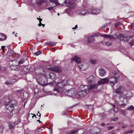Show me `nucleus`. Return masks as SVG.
<instances>
[{
  "instance_id": "50",
  "label": "nucleus",
  "mask_w": 134,
  "mask_h": 134,
  "mask_svg": "<svg viewBox=\"0 0 134 134\" xmlns=\"http://www.w3.org/2000/svg\"><path fill=\"white\" fill-rule=\"evenodd\" d=\"M118 109L116 108H114V111L115 112H117L118 111Z\"/></svg>"
},
{
  "instance_id": "49",
  "label": "nucleus",
  "mask_w": 134,
  "mask_h": 134,
  "mask_svg": "<svg viewBox=\"0 0 134 134\" xmlns=\"http://www.w3.org/2000/svg\"><path fill=\"white\" fill-rule=\"evenodd\" d=\"M114 126L109 127H108V130H110L114 128Z\"/></svg>"
},
{
  "instance_id": "16",
  "label": "nucleus",
  "mask_w": 134,
  "mask_h": 134,
  "mask_svg": "<svg viewBox=\"0 0 134 134\" xmlns=\"http://www.w3.org/2000/svg\"><path fill=\"white\" fill-rule=\"evenodd\" d=\"M72 60L75 61V62H77L78 65L80 64V59L77 56H75L72 58Z\"/></svg>"
},
{
  "instance_id": "51",
  "label": "nucleus",
  "mask_w": 134,
  "mask_h": 134,
  "mask_svg": "<svg viewBox=\"0 0 134 134\" xmlns=\"http://www.w3.org/2000/svg\"><path fill=\"white\" fill-rule=\"evenodd\" d=\"M66 114L65 111H63L62 112V115H64Z\"/></svg>"
},
{
  "instance_id": "11",
  "label": "nucleus",
  "mask_w": 134,
  "mask_h": 134,
  "mask_svg": "<svg viewBox=\"0 0 134 134\" xmlns=\"http://www.w3.org/2000/svg\"><path fill=\"white\" fill-rule=\"evenodd\" d=\"M87 80L88 83L90 85H92L94 83L95 81V78L92 76H90L87 78Z\"/></svg>"
},
{
  "instance_id": "37",
  "label": "nucleus",
  "mask_w": 134,
  "mask_h": 134,
  "mask_svg": "<svg viewBox=\"0 0 134 134\" xmlns=\"http://www.w3.org/2000/svg\"><path fill=\"white\" fill-rule=\"evenodd\" d=\"M121 111L122 113V114L123 115H124L125 116L126 115L125 113V110L121 109Z\"/></svg>"
},
{
  "instance_id": "58",
  "label": "nucleus",
  "mask_w": 134,
  "mask_h": 134,
  "mask_svg": "<svg viewBox=\"0 0 134 134\" xmlns=\"http://www.w3.org/2000/svg\"><path fill=\"white\" fill-rule=\"evenodd\" d=\"M49 130L51 131V133H52V129L51 127L50 128Z\"/></svg>"
},
{
  "instance_id": "10",
  "label": "nucleus",
  "mask_w": 134,
  "mask_h": 134,
  "mask_svg": "<svg viewBox=\"0 0 134 134\" xmlns=\"http://www.w3.org/2000/svg\"><path fill=\"white\" fill-rule=\"evenodd\" d=\"M10 98L11 97L9 96H7L5 98V106L6 109H8L9 108V104L11 101Z\"/></svg>"
},
{
  "instance_id": "31",
  "label": "nucleus",
  "mask_w": 134,
  "mask_h": 134,
  "mask_svg": "<svg viewBox=\"0 0 134 134\" xmlns=\"http://www.w3.org/2000/svg\"><path fill=\"white\" fill-rule=\"evenodd\" d=\"M79 89L81 90V91H85L84 85H81L79 87Z\"/></svg>"
},
{
  "instance_id": "53",
  "label": "nucleus",
  "mask_w": 134,
  "mask_h": 134,
  "mask_svg": "<svg viewBox=\"0 0 134 134\" xmlns=\"http://www.w3.org/2000/svg\"><path fill=\"white\" fill-rule=\"evenodd\" d=\"M133 132V131H128L126 132V133H132Z\"/></svg>"
},
{
  "instance_id": "44",
  "label": "nucleus",
  "mask_w": 134,
  "mask_h": 134,
  "mask_svg": "<svg viewBox=\"0 0 134 134\" xmlns=\"http://www.w3.org/2000/svg\"><path fill=\"white\" fill-rule=\"evenodd\" d=\"M118 119V118L117 117L111 119V121H115L116 120H117Z\"/></svg>"
},
{
  "instance_id": "54",
  "label": "nucleus",
  "mask_w": 134,
  "mask_h": 134,
  "mask_svg": "<svg viewBox=\"0 0 134 134\" xmlns=\"http://www.w3.org/2000/svg\"><path fill=\"white\" fill-rule=\"evenodd\" d=\"M2 48V49L3 50V51L4 52V49L5 48V47L4 46H2L1 47Z\"/></svg>"
},
{
  "instance_id": "62",
  "label": "nucleus",
  "mask_w": 134,
  "mask_h": 134,
  "mask_svg": "<svg viewBox=\"0 0 134 134\" xmlns=\"http://www.w3.org/2000/svg\"><path fill=\"white\" fill-rule=\"evenodd\" d=\"M105 125V124L103 123L101 124V125L103 126H104Z\"/></svg>"
},
{
  "instance_id": "57",
  "label": "nucleus",
  "mask_w": 134,
  "mask_h": 134,
  "mask_svg": "<svg viewBox=\"0 0 134 134\" xmlns=\"http://www.w3.org/2000/svg\"><path fill=\"white\" fill-rule=\"evenodd\" d=\"M39 17H40V19L39 20V22L40 23H40H41V22L42 21V19L40 18V16H39Z\"/></svg>"
},
{
  "instance_id": "24",
  "label": "nucleus",
  "mask_w": 134,
  "mask_h": 134,
  "mask_svg": "<svg viewBox=\"0 0 134 134\" xmlns=\"http://www.w3.org/2000/svg\"><path fill=\"white\" fill-rule=\"evenodd\" d=\"M16 82V80L15 79H12L10 81V82L7 81L5 83V84L7 85H10L11 83H14Z\"/></svg>"
},
{
  "instance_id": "48",
  "label": "nucleus",
  "mask_w": 134,
  "mask_h": 134,
  "mask_svg": "<svg viewBox=\"0 0 134 134\" xmlns=\"http://www.w3.org/2000/svg\"><path fill=\"white\" fill-rule=\"evenodd\" d=\"M54 7H49V8H47V9H48L49 10H50L53 9L54 8Z\"/></svg>"
},
{
  "instance_id": "36",
  "label": "nucleus",
  "mask_w": 134,
  "mask_h": 134,
  "mask_svg": "<svg viewBox=\"0 0 134 134\" xmlns=\"http://www.w3.org/2000/svg\"><path fill=\"white\" fill-rule=\"evenodd\" d=\"M24 61V59H21L18 62V63L19 64H21L23 63Z\"/></svg>"
},
{
  "instance_id": "4",
  "label": "nucleus",
  "mask_w": 134,
  "mask_h": 134,
  "mask_svg": "<svg viewBox=\"0 0 134 134\" xmlns=\"http://www.w3.org/2000/svg\"><path fill=\"white\" fill-rule=\"evenodd\" d=\"M45 66L44 65H41L38 66L35 70L36 72L39 74L46 75V69H45Z\"/></svg>"
},
{
  "instance_id": "41",
  "label": "nucleus",
  "mask_w": 134,
  "mask_h": 134,
  "mask_svg": "<svg viewBox=\"0 0 134 134\" xmlns=\"http://www.w3.org/2000/svg\"><path fill=\"white\" fill-rule=\"evenodd\" d=\"M131 40L132 42L131 43L133 44H134V36H132L131 37Z\"/></svg>"
},
{
  "instance_id": "12",
  "label": "nucleus",
  "mask_w": 134,
  "mask_h": 134,
  "mask_svg": "<svg viewBox=\"0 0 134 134\" xmlns=\"http://www.w3.org/2000/svg\"><path fill=\"white\" fill-rule=\"evenodd\" d=\"M88 65L86 63H84L82 64H79L78 65V67L81 70L84 71L86 70L88 68Z\"/></svg>"
},
{
  "instance_id": "46",
  "label": "nucleus",
  "mask_w": 134,
  "mask_h": 134,
  "mask_svg": "<svg viewBox=\"0 0 134 134\" xmlns=\"http://www.w3.org/2000/svg\"><path fill=\"white\" fill-rule=\"evenodd\" d=\"M35 67L34 66H32L29 69V70L30 71H32L33 70V69H34Z\"/></svg>"
},
{
  "instance_id": "55",
  "label": "nucleus",
  "mask_w": 134,
  "mask_h": 134,
  "mask_svg": "<svg viewBox=\"0 0 134 134\" xmlns=\"http://www.w3.org/2000/svg\"><path fill=\"white\" fill-rule=\"evenodd\" d=\"M131 25L132 26V28L133 30H134V28L133 27L134 26V23L131 24Z\"/></svg>"
},
{
  "instance_id": "42",
  "label": "nucleus",
  "mask_w": 134,
  "mask_h": 134,
  "mask_svg": "<svg viewBox=\"0 0 134 134\" xmlns=\"http://www.w3.org/2000/svg\"><path fill=\"white\" fill-rule=\"evenodd\" d=\"M79 130H78L77 129L75 130H74V131H72L71 132V133L72 134L74 133H75L77 132V131H79Z\"/></svg>"
},
{
  "instance_id": "27",
  "label": "nucleus",
  "mask_w": 134,
  "mask_h": 134,
  "mask_svg": "<svg viewBox=\"0 0 134 134\" xmlns=\"http://www.w3.org/2000/svg\"><path fill=\"white\" fill-rule=\"evenodd\" d=\"M45 44L46 45H49L52 46H53L55 45V43L53 42H50L46 43H45Z\"/></svg>"
},
{
  "instance_id": "64",
  "label": "nucleus",
  "mask_w": 134,
  "mask_h": 134,
  "mask_svg": "<svg viewBox=\"0 0 134 134\" xmlns=\"http://www.w3.org/2000/svg\"><path fill=\"white\" fill-rule=\"evenodd\" d=\"M23 91V90H17V92H20L21 91Z\"/></svg>"
},
{
  "instance_id": "30",
  "label": "nucleus",
  "mask_w": 134,
  "mask_h": 134,
  "mask_svg": "<svg viewBox=\"0 0 134 134\" xmlns=\"http://www.w3.org/2000/svg\"><path fill=\"white\" fill-rule=\"evenodd\" d=\"M90 62L92 64H94L97 62V60H96L91 59Z\"/></svg>"
},
{
  "instance_id": "33",
  "label": "nucleus",
  "mask_w": 134,
  "mask_h": 134,
  "mask_svg": "<svg viewBox=\"0 0 134 134\" xmlns=\"http://www.w3.org/2000/svg\"><path fill=\"white\" fill-rule=\"evenodd\" d=\"M121 24L120 22H116L115 24V27H116L120 25Z\"/></svg>"
},
{
  "instance_id": "18",
  "label": "nucleus",
  "mask_w": 134,
  "mask_h": 134,
  "mask_svg": "<svg viewBox=\"0 0 134 134\" xmlns=\"http://www.w3.org/2000/svg\"><path fill=\"white\" fill-rule=\"evenodd\" d=\"M131 39V36H125L122 37V38H121V40L122 41H128L129 40Z\"/></svg>"
},
{
  "instance_id": "29",
  "label": "nucleus",
  "mask_w": 134,
  "mask_h": 134,
  "mask_svg": "<svg viewBox=\"0 0 134 134\" xmlns=\"http://www.w3.org/2000/svg\"><path fill=\"white\" fill-rule=\"evenodd\" d=\"M44 2V0H39L37 1V3L38 5H40Z\"/></svg>"
},
{
  "instance_id": "22",
  "label": "nucleus",
  "mask_w": 134,
  "mask_h": 134,
  "mask_svg": "<svg viewBox=\"0 0 134 134\" xmlns=\"http://www.w3.org/2000/svg\"><path fill=\"white\" fill-rule=\"evenodd\" d=\"M67 81L66 83V85H72L74 84V82L73 81L71 80H67L65 79Z\"/></svg>"
},
{
  "instance_id": "14",
  "label": "nucleus",
  "mask_w": 134,
  "mask_h": 134,
  "mask_svg": "<svg viewBox=\"0 0 134 134\" xmlns=\"http://www.w3.org/2000/svg\"><path fill=\"white\" fill-rule=\"evenodd\" d=\"M95 39L92 35L88 36L87 38V42L88 43H91L94 41Z\"/></svg>"
},
{
  "instance_id": "59",
  "label": "nucleus",
  "mask_w": 134,
  "mask_h": 134,
  "mask_svg": "<svg viewBox=\"0 0 134 134\" xmlns=\"http://www.w3.org/2000/svg\"><path fill=\"white\" fill-rule=\"evenodd\" d=\"M2 102V100L1 99H0V108L2 106V104L1 103Z\"/></svg>"
},
{
  "instance_id": "25",
  "label": "nucleus",
  "mask_w": 134,
  "mask_h": 134,
  "mask_svg": "<svg viewBox=\"0 0 134 134\" xmlns=\"http://www.w3.org/2000/svg\"><path fill=\"white\" fill-rule=\"evenodd\" d=\"M43 83L42 82L41 83H40V82H38V83L39 84L43 86H45L47 85V79H46L45 78L44 80H43Z\"/></svg>"
},
{
  "instance_id": "23",
  "label": "nucleus",
  "mask_w": 134,
  "mask_h": 134,
  "mask_svg": "<svg viewBox=\"0 0 134 134\" xmlns=\"http://www.w3.org/2000/svg\"><path fill=\"white\" fill-rule=\"evenodd\" d=\"M104 38H109L111 39H112L114 38V37L111 35H101Z\"/></svg>"
},
{
  "instance_id": "47",
  "label": "nucleus",
  "mask_w": 134,
  "mask_h": 134,
  "mask_svg": "<svg viewBox=\"0 0 134 134\" xmlns=\"http://www.w3.org/2000/svg\"><path fill=\"white\" fill-rule=\"evenodd\" d=\"M41 53V52L40 51H38L37 52L35 53V54L36 55H38L39 54H40Z\"/></svg>"
},
{
  "instance_id": "52",
  "label": "nucleus",
  "mask_w": 134,
  "mask_h": 134,
  "mask_svg": "<svg viewBox=\"0 0 134 134\" xmlns=\"http://www.w3.org/2000/svg\"><path fill=\"white\" fill-rule=\"evenodd\" d=\"M55 83V82L54 81H53L52 82H50L49 84L51 85H54Z\"/></svg>"
},
{
  "instance_id": "20",
  "label": "nucleus",
  "mask_w": 134,
  "mask_h": 134,
  "mask_svg": "<svg viewBox=\"0 0 134 134\" xmlns=\"http://www.w3.org/2000/svg\"><path fill=\"white\" fill-rule=\"evenodd\" d=\"M50 78L54 80L56 78V75L53 72L50 73L49 75Z\"/></svg>"
},
{
  "instance_id": "8",
  "label": "nucleus",
  "mask_w": 134,
  "mask_h": 134,
  "mask_svg": "<svg viewBox=\"0 0 134 134\" xmlns=\"http://www.w3.org/2000/svg\"><path fill=\"white\" fill-rule=\"evenodd\" d=\"M65 94L70 97L75 96L76 95V93L75 91L73 89H71L70 90H68L65 92Z\"/></svg>"
},
{
  "instance_id": "3",
  "label": "nucleus",
  "mask_w": 134,
  "mask_h": 134,
  "mask_svg": "<svg viewBox=\"0 0 134 134\" xmlns=\"http://www.w3.org/2000/svg\"><path fill=\"white\" fill-rule=\"evenodd\" d=\"M66 81L65 80H64L61 82L58 83L54 89V91H63L64 90V87L66 86Z\"/></svg>"
},
{
  "instance_id": "5",
  "label": "nucleus",
  "mask_w": 134,
  "mask_h": 134,
  "mask_svg": "<svg viewBox=\"0 0 134 134\" xmlns=\"http://www.w3.org/2000/svg\"><path fill=\"white\" fill-rule=\"evenodd\" d=\"M98 84H96L94 85H90V87H89L87 86L86 85H84L85 90V91L87 92V91L90 92L91 91H94L95 90H96L97 87L98 85Z\"/></svg>"
},
{
  "instance_id": "43",
  "label": "nucleus",
  "mask_w": 134,
  "mask_h": 134,
  "mask_svg": "<svg viewBox=\"0 0 134 134\" xmlns=\"http://www.w3.org/2000/svg\"><path fill=\"white\" fill-rule=\"evenodd\" d=\"M105 44L106 45H108L109 46H110V45H111V43H109L108 41L105 42Z\"/></svg>"
},
{
  "instance_id": "15",
  "label": "nucleus",
  "mask_w": 134,
  "mask_h": 134,
  "mask_svg": "<svg viewBox=\"0 0 134 134\" xmlns=\"http://www.w3.org/2000/svg\"><path fill=\"white\" fill-rule=\"evenodd\" d=\"M7 36L2 33H0V41H2L5 40L7 38Z\"/></svg>"
},
{
  "instance_id": "56",
  "label": "nucleus",
  "mask_w": 134,
  "mask_h": 134,
  "mask_svg": "<svg viewBox=\"0 0 134 134\" xmlns=\"http://www.w3.org/2000/svg\"><path fill=\"white\" fill-rule=\"evenodd\" d=\"M53 91H54V92H53V93L54 94H57V92H59L60 91H58L57 92V91H54V90H53Z\"/></svg>"
},
{
  "instance_id": "2",
  "label": "nucleus",
  "mask_w": 134,
  "mask_h": 134,
  "mask_svg": "<svg viewBox=\"0 0 134 134\" xmlns=\"http://www.w3.org/2000/svg\"><path fill=\"white\" fill-rule=\"evenodd\" d=\"M121 94L123 95L122 96L120 95L115 98L116 102L118 105L121 106L125 105V104L123 103V101L125 98H130L133 96L132 93L130 90H127L125 89Z\"/></svg>"
},
{
  "instance_id": "60",
  "label": "nucleus",
  "mask_w": 134,
  "mask_h": 134,
  "mask_svg": "<svg viewBox=\"0 0 134 134\" xmlns=\"http://www.w3.org/2000/svg\"><path fill=\"white\" fill-rule=\"evenodd\" d=\"M98 36V35H97L96 34H95L94 35H93L92 36H93V37H94V36Z\"/></svg>"
},
{
  "instance_id": "13",
  "label": "nucleus",
  "mask_w": 134,
  "mask_h": 134,
  "mask_svg": "<svg viewBox=\"0 0 134 134\" xmlns=\"http://www.w3.org/2000/svg\"><path fill=\"white\" fill-rule=\"evenodd\" d=\"M87 94V92L86 91H81L77 93V95L80 97H83Z\"/></svg>"
},
{
  "instance_id": "1",
  "label": "nucleus",
  "mask_w": 134,
  "mask_h": 134,
  "mask_svg": "<svg viewBox=\"0 0 134 134\" xmlns=\"http://www.w3.org/2000/svg\"><path fill=\"white\" fill-rule=\"evenodd\" d=\"M109 76L110 77L109 79L107 77L102 79L100 80L98 82V85L107 83L109 82L110 84L113 86L117 83L118 81L121 80L122 79L121 74L117 71H114L110 72Z\"/></svg>"
},
{
  "instance_id": "17",
  "label": "nucleus",
  "mask_w": 134,
  "mask_h": 134,
  "mask_svg": "<svg viewBox=\"0 0 134 134\" xmlns=\"http://www.w3.org/2000/svg\"><path fill=\"white\" fill-rule=\"evenodd\" d=\"M99 73L100 76H103L106 73L104 69H101L99 70Z\"/></svg>"
},
{
  "instance_id": "35",
  "label": "nucleus",
  "mask_w": 134,
  "mask_h": 134,
  "mask_svg": "<svg viewBox=\"0 0 134 134\" xmlns=\"http://www.w3.org/2000/svg\"><path fill=\"white\" fill-rule=\"evenodd\" d=\"M88 108L90 110H92L93 108V106L92 105H89L88 106Z\"/></svg>"
},
{
  "instance_id": "26",
  "label": "nucleus",
  "mask_w": 134,
  "mask_h": 134,
  "mask_svg": "<svg viewBox=\"0 0 134 134\" xmlns=\"http://www.w3.org/2000/svg\"><path fill=\"white\" fill-rule=\"evenodd\" d=\"M90 13V12L87 10H82L81 13V14L83 16H85L86 15Z\"/></svg>"
},
{
  "instance_id": "63",
  "label": "nucleus",
  "mask_w": 134,
  "mask_h": 134,
  "mask_svg": "<svg viewBox=\"0 0 134 134\" xmlns=\"http://www.w3.org/2000/svg\"><path fill=\"white\" fill-rule=\"evenodd\" d=\"M122 127L123 129H124L126 127V126H122Z\"/></svg>"
},
{
  "instance_id": "45",
  "label": "nucleus",
  "mask_w": 134,
  "mask_h": 134,
  "mask_svg": "<svg viewBox=\"0 0 134 134\" xmlns=\"http://www.w3.org/2000/svg\"><path fill=\"white\" fill-rule=\"evenodd\" d=\"M124 37V36H123V35L122 34H120V35L118 36V37L119 38H121H121H122V37Z\"/></svg>"
},
{
  "instance_id": "28",
  "label": "nucleus",
  "mask_w": 134,
  "mask_h": 134,
  "mask_svg": "<svg viewBox=\"0 0 134 134\" xmlns=\"http://www.w3.org/2000/svg\"><path fill=\"white\" fill-rule=\"evenodd\" d=\"M16 61L14 60H11L9 62V64L10 66L12 65H13L15 64Z\"/></svg>"
},
{
  "instance_id": "40",
  "label": "nucleus",
  "mask_w": 134,
  "mask_h": 134,
  "mask_svg": "<svg viewBox=\"0 0 134 134\" xmlns=\"http://www.w3.org/2000/svg\"><path fill=\"white\" fill-rule=\"evenodd\" d=\"M44 128V126L41 127L40 128V129H39L37 131L38 132H40Z\"/></svg>"
},
{
  "instance_id": "19",
  "label": "nucleus",
  "mask_w": 134,
  "mask_h": 134,
  "mask_svg": "<svg viewBox=\"0 0 134 134\" xmlns=\"http://www.w3.org/2000/svg\"><path fill=\"white\" fill-rule=\"evenodd\" d=\"M100 10L99 9H93L91 11V13H93L94 14H98L100 12Z\"/></svg>"
},
{
  "instance_id": "32",
  "label": "nucleus",
  "mask_w": 134,
  "mask_h": 134,
  "mask_svg": "<svg viewBox=\"0 0 134 134\" xmlns=\"http://www.w3.org/2000/svg\"><path fill=\"white\" fill-rule=\"evenodd\" d=\"M20 122V120L19 119H18L17 121H15L14 122V125H16L19 124Z\"/></svg>"
},
{
  "instance_id": "34",
  "label": "nucleus",
  "mask_w": 134,
  "mask_h": 134,
  "mask_svg": "<svg viewBox=\"0 0 134 134\" xmlns=\"http://www.w3.org/2000/svg\"><path fill=\"white\" fill-rule=\"evenodd\" d=\"M134 107L132 105H131L130 107H128L127 109L128 110H131L132 109H133Z\"/></svg>"
},
{
  "instance_id": "38",
  "label": "nucleus",
  "mask_w": 134,
  "mask_h": 134,
  "mask_svg": "<svg viewBox=\"0 0 134 134\" xmlns=\"http://www.w3.org/2000/svg\"><path fill=\"white\" fill-rule=\"evenodd\" d=\"M3 130V127L2 126L0 127V134H1Z\"/></svg>"
},
{
  "instance_id": "9",
  "label": "nucleus",
  "mask_w": 134,
  "mask_h": 134,
  "mask_svg": "<svg viewBox=\"0 0 134 134\" xmlns=\"http://www.w3.org/2000/svg\"><path fill=\"white\" fill-rule=\"evenodd\" d=\"M124 89V86L118 84V87L115 89V92L118 94H121Z\"/></svg>"
},
{
  "instance_id": "39",
  "label": "nucleus",
  "mask_w": 134,
  "mask_h": 134,
  "mask_svg": "<svg viewBox=\"0 0 134 134\" xmlns=\"http://www.w3.org/2000/svg\"><path fill=\"white\" fill-rule=\"evenodd\" d=\"M9 129H11L13 128V127H14V126L13 125L11 124H10L9 125Z\"/></svg>"
},
{
  "instance_id": "7",
  "label": "nucleus",
  "mask_w": 134,
  "mask_h": 134,
  "mask_svg": "<svg viewBox=\"0 0 134 134\" xmlns=\"http://www.w3.org/2000/svg\"><path fill=\"white\" fill-rule=\"evenodd\" d=\"M46 71L47 69L50 70L58 72H60L62 71V70L59 67L54 66L53 67H51L50 66H48L46 67ZM47 71H46V72Z\"/></svg>"
},
{
  "instance_id": "21",
  "label": "nucleus",
  "mask_w": 134,
  "mask_h": 134,
  "mask_svg": "<svg viewBox=\"0 0 134 134\" xmlns=\"http://www.w3.org/2000/svg\"><path fill=\"white\" fill-rule=\"evenodd\" d=\"M10 68L12 70L17 71L19 69V66L16 64H14V65L10 66Z\"/></svg>"
},
{
  "instance_id": "61",
  "label": "nucleus",
  "mask_w": 134,
  "mask_h": 134,
  "mask_svg": "<svg viewBox=\"0 0 134 134\" xmlns=\"http://www.w3.org/2000/svg\"><path fill=\"white\" fill-rule=\"evenodd\" d=\"M42 25V24L41 23H40L39 24H38V25L39 26H41V25Z\"/></svg>"
},
{
  "instance_id": "6",
  "label": "nucleus",
  "mask_w": 134,
  "mask_h": 134,
  "mask_svg": "<svg viewBox=\"0 0 134 134\" xmlns=\"http://www.w3.org/2000/svg\"><path fill=\"white\" fill-rule=\"evenodd\" d=\"M18 105L17 102L13 99H11V101L9 104V108L8 109H7V110L10 111L11 112L12 110V108H13L15 106H16Z\"/></svg>"
}]
</instances>
